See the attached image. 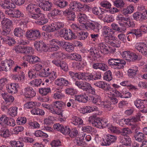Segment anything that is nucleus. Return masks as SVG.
Returning <instances> with one entry per match:
<instances>
[{
    "label": "nucleus",
    "instance_id": "a18cd8bd",
    "mask_svg": "<svg viewBox=\"0 0 147 147\" xmlns=\"http://www.w3.org/2000/svg\"><path fill=\"white\" fill-rule=\"evenodd\" d=\"M129 19V18L124 17L122 15H118L116 18V20L119 21V24L121 26H124V25H121V24H124V22H125Z\"/></svg>",
    "mask_w": 147,
    "mask_h": 147
},
{
    "label": "nucleus",
    "instance_id": "58836bf2",
    "mask_svg": "<svg viewBox=\"0 0 147 147\" xmlns=\"http://www.w3.org/2000/svg\"><path fill=\"white\" fill-rule=\"evenodd\" d=\"M115 37L111 34H109L108 35H107V36H105V37L103 38L105 42L110 45L111 43L113 41L114 39H115Z\"/></svg>",
    "mask_w": 147,
    "mask_h": 147
},
{
    "label": "nucleus",
    "instance_id": "5fc2aeb1",
    "mask_svg": "<svg viewBox=\"0 0 147 147\" xmlns=\"http://www.w3.org/2000/svg\"><path fill=\"white\" fill-rule=\"evenodd\" d=\"M51 90L50 88H42L39 89V92L42 95H46L50 92Z\"/></svg>",
    "mask_w": 147,
    "mask_h": 147
},
{
    "label": "nucleus",
    "instance_id": "8fccbe9b",
    "mask_svg": "<svg viewBox=\"0 0 147 147\" xmlns=\"http://www.w3.org/2000/svg\"><path fill=\"white\" fill-rule=\"evenodd\" d=\"M64 55L63 53L61 51L53 53L51 54V56L55 59H63Z\"/></svg>",
    "mask_w": 147,
    "mask_h": 147
},
{
    "label": "nucleus",
    "instance_id": "0eeeda50",
    "mask_svg": "<svg viewBox=\"0 0 147 147\" xmlns=\"http://www.w3.org/2000/svg\"><path fill=\"white\" fill-rule=\"evenodd\" d=\"M105 140H103L104 142L102 145L104 146H109L111 143L115 142L117 137L113 135L107 134L105 137Z\"/></svg>",
    "mask_w": 147,
    "mask_h": 147
},
{
    "label": "nucleus",
    "instance_id": "1a4fd4ad",
    "mask_svg": "<svg viewBox=\"0 0 147 147\" xmlns=\"http://www.w3.org/2000/svg\"><path fill=\"white\" fill-rule=\"evenodd\" d=\"M5 13L11 17L18 18L24 16L23 14L21 11L16 9H13L12 11L5 10Z\"/></svg>",
    "mask_w": 147,
    "mask_h": 147
},
{
    "label": "nucleus",
    "instance_id": "c85d7f7f",
    "mask_svg": "<svg viewBox=\"0 0 147 147\" xmlns=\"http://www.w3.org/2000/svg\"><path fill=\"white\" fill-rule=\"evenodd\" d=\"M134 10V7L133 6L130 5L128 6L126 8L123 9L122 11V13L125 15H127L128 14H130L133 12Z\"/></svg>",
    "mask_w": 147,
    "mask_h": 147
},
{
    "label": "nucleus",
    "instance_id": "473e14b6",
    "mask_svg": "<svg viewBox=\"0 0 147 147\" xmlns=\"http://www.w3.org/2000/svg\"><path fill=\"white\" fill-rule=\"evenodd\" d=\"M136 133L134 136L135 139L139 142H142L145 138L144 133L140 132Z\"/></svg>",
    "mask_w": 147,
    "mask_h": 147
},
{
    "label": "nucleus",
    "instance_id": "393cba45",
    "mask_svg": "<svg viewBox=\"0 0 147 147\" xmlns=\"http://www.w3.org/2000/svg\"><path fill=\"white\" fill-rule=\"evenodd\" d=\"M51 107L55 108H58L60 110H62L63 109L66 107L65 104L62 101H55L53 102L51 104Z\"/></svg>",
    "mask_w": 147,
    "mask_h": 147
},
{
    "label": "nucleus",
    "instance_id": "774afa93",
    "mask_svg": "<svg viewBox=\"0 0 147 147\" xmlns=\"http://www.w3.org/2000/svg\"><path fill=\"white\" fill-rule=\"evenodd\" d=\"M111 43V45L113 47H119L121 46V42L120 41L118 40H116L115 39H114L113 41Z\"/></svg>",
    "mask_w": 147,
    "mask_h": 147
},
{
    "label": "nucleus",
    "instance_id": "09e8293b",
    "mask_svg": "<svg viewBox=\"0 0 147 147\" xmlns=\"http://www.w3.org/2000/svg\"><path fill=\"white\" fill-rule=\"evenodd\" d=\"M78 20L80 23H82L86 21L87 17L86 14L79 13L78 15Z\"/></svg>",
    "mask_w": 147,
    "mask_h": 147
},
{
    "label": "nucleus",
    "instance_id": "052dcab7",
    "mask_svg": "<svg viewBox=\"0 0 147 147\" xmlns=\"http://www.w3.org/2000/svg\"><path fill=\"white\" fill-rule=\"evenodd\" d=\"M33 30H31L29 31H27L26 33V36L28 39L31 40H34L33 37Z\"/></svg>",
    "mask_w": 147,
    "mask_h": 147
},
{
    "label": "nucleus",
    "instance_id": "603ef678",
    "mask_svg": "<svg viewBox=\"0 0 147 147\" xmlns=\"http://www.w3.org/2000/svg\"><path fill=\"white\" fill-rule=\"evenodd\" d=\"M32 48L31 47L23 46L22 47V53L26 54H29L32 52Z\"/></svg>",
    "mask_w": 147,
    "mask_h": 147
},
{
    "label": "nucleus",
    "instance_id": "3c124183",
    "mask_svg": "<svg viewBox=\"0 0 147 147\" xmlns=\"http://www.w3.org/2000/svg\"><path fill=\"white\" fill-rule=\"evenodd\" d=\"M72 123L74 125H77L82 124L83 123V121L80 118L75 117L73 118Z\"/></svg>",
    "mask_w": 147,
    "mask_h": 147
},
{
    "label": "nucleus",
    "instance_id": "ddd939ff",
    "mask_svg": "<svg viewBox=\"0 0 147 147\" xmlns=\"http://www.w3.org/2000/svg\"><path fill=\"white\" fill-rule=\"evenodd\" d=\"M71 7H73L72 9L74 11H84L85 10L84 6L81 3L76 1L71 2L70 4Z\"/></svg>",
    "mask_w": 147,
    "mask_h": 147
},
{
    "label": "nucleus",
    "instance_id": "4468645a",
    "mask_svg": "<svg viewBox=\"0 0 147 147\" xmlns=\"http://www.w3.org/2000/svg\"><path fill=\"white\" fill-rule=\"evenodd\" d=\"M94 85L105 91L109 90L111 88L109 84L103 81H99L96 82L94 84Z\"/></svg>",
    "mask_w": 147,
    "mask_h": 147
},
{
    "label": "nucleus",
    "instance_id": "412c9836",
    "mask_svg": "<svg viewBox=\"0 0 147 147\" xmlns=\"http://www.w3.org/2000/svg\"><path fill=\"white\" fill-rule=\"evenodd\" d=\"M92 13L94 14L100 16L102 18L103 17V14L105 13V10L100 7H94L92 9Z\"/></svg>",
    "mask_w": 147,
    "mask_h": 147
},
{
    "label": "nucleus",
    "instance_id": "6e6d98bb",
    "mask_svg": "<svg viewBox=\"0 0 147 147\" xmlns=\"http://www.w3.org/2000/svg\"><path fill=\"white\" fill-rule=\"evenodd\" d=\"M34 40L40 38L41 35L40 32L38 30H32Z\"/></svg>",
    "mask_w": 147,
    "mask_h": 147
},
{
    "label": "nucleus",
    "instance_id": "ea45409f",
    "mask_svg": "<svg viewBox=\"0 0 147 147\" xmlns=\"http://www.w3.org/2000/svg\"><path fill=\"white\" fill-rule=\"evenodd\" d=\"M3 40L10 46L13 45L16 42L14 39L9 37H7V38H3Z\"/></svg>",
    "mask_w": 147,
    "mask_h": 147
},
{
    "label": "nucleus",
    "instance_id": "f03ea898",
    "mask_svg": "<svg viewBox=\"0 0 147 147\" xmlns=\"http://www.w3.org/2000/svg\"><path fill=\"white\" fill-rule=\"evenodd\" d=\"M109 65L115 69H123L126 64V62L122 59L111 58L108 61Z\"/></svg>",
    "mask_w": 147,
    "mask_h": 147
},
{
    "label": "nucleus",
    "instance_id": "2f4dec72",
    "mask_svg": "<svg viewBox=\"0 0 147 147\" xmlns=\"http://www.w3.org/2000/svg\"><path fill=\"white\" fill-rule=\"evenodd\" d=\"M138 71V67H133L132 69H130L128 71V75L129 77L132 78L136 76Z\"/></svg>",
    "mask_w": 147,
    "mask_h": 147
},
{
    "label": "nucleus",
    "instance_id": "4d7b16f0",
    "mask_svg": "<svg viewBox=\"0 0 147 147\" xmlns=\"http://www.w3.org/2000/svg\"><path fill=\"white\" fill-rule=\"evenodd\" d=\"M111 29L109 28L106 26H104L102 28V35L103 38L105 36H107L109 34H111L109 33Z\"/></svg>",
    "mask_w": 147,
    "mask_h": 147
},
{
    "label": "nucleus",
    "instance_id": "e433bc0d",
    "mask_svg": "<svg viewBox=\"0 0 147 147\" xmlns=\"http://www.w3.org/2000/svg\"><path fill=\"white\" fill-rule=\"evenodd\" d=\"M18 109L16 107H11L8 109V113L11 117H15L17 115Z\"/></svg>",
    "mask_w": 147,
    "mask_h": 147
},
{
    "label": "nucleus",
    "instance_id": "9d476101",
    "mask_svg": "<svg viewBox=\"0 0 147 147\" xmlns=\"http://www.w3.org/2000/svg\"><path fill=\"white\" fill-rule=\"evenodd\" d=\"M23 58L24 60L27 61L31 64H34L41 61L40 59L35 55H26L24 56Z\"/></svg>",
    "mask_w": 147,
    "mask_h": 147
},
{
    "label": "nucleus",
    "instance_id": "c9c22d12",
    "mask_svg": "<svg viewBox=\"0 0 147 147\" xmlns=\"http://www.w3.org/2000/svg\"><path fill=\"white\" fill-rule=\"evenodd\" d=\"M44 42L42 40L36 41L34 42V45L35 48L37 51L40 52Z\"/></svg>",
    "mask_w": 147,
    "mask_h": 147
},
{
    "label": "nucleus",
    "instance_id": "338daca9",
    "mask_svg": "<svg viewBox=\"0 0 147 147\" xmlns=\"http://www.w3.org/2000/svg\"><path fill=\"white\" fill-rule=\"evenodd\" d=\"M141 114L138 113L136 116L133 117L131 118V122H137L140 120V117L141 116Z\"/></svg>",
    "mask_w": 147,
    "mask_h": 147
},
{
    "label": "nucleus",
    "instance_id": "5701e85b",
    "mask_svg": "<svg viewBox=\"0 0 147 147\" xmlns=\"http://www.w3.org/2000/svg\"><path fill=\"white\" fill-rule=\"evenodd\" d=\"M12 23V21L10 20L4 18L1 22L3 28L11 29L10 27Z\"/></svg>",
    "mask_w": 147,
    "mask_h": 147
},
{
    "label": "nucleus",
    "instance_id": "e2e57ef3",
    "mask_svg": "<svg viewBox=\"0 0 147 147\" xmlns=\"http://www.w3.org/2000/svg\"><path fill=\"white\" fill-rule=\"evenodd\" d=\"M36 105V102H29L25 104L24 107L27 109L34 108V107Z\"/></svg>",
    "mask_w": 147,
    "mask_h": 147
},
{
    "label": "nucleus",
    "instance_id": "680f3d73",
    "mask_svg": "<svg viewBox=\"0 0 147 147\" xmlns=\"http://www.w3.org/2000/svg\"><path fill=\"white\" fill-rule=\"evenodd\" d=\"M121 25H124L127 27H133L135 26V24L134 22L130 20L129 18V19L127 21H126L124 22V24H121Z\"/></svg>",
    "mask_w": 147,
    "mask_h": 147
},
{
    "label": "nucleus",
    "instance_id": "de8ad7c7",
    "mask_svg": "<svg viewBox=\"0 0 147 147\" xmlns=\"http://www.w3.org/2000/svg\"><path fill=\"white\" fill-rule=\"evenodd\" d=\"M34 135L37 137L42 138H47L48 135L46 133H44L40 130H37L35 131Z\"/></svg>",
    "mask_w": 147,
    "mask_h": 147
},
{
    "label": "nucleus",
    "instance_id": "72a5a7b5",
    "mask_svg": "<svg viewBox=\"0 0 147 147\" xmlns=\"http://www.w3.org/2000/svg\"><path fill=\"white\" fill-rule=\"evenodd\" d=\"M31 112L32 114L34 115H42L45 114V112L43 110L35 107L31 111Z\"/></svg>",
    "mask_w": 147,
    "mask_h": 147
},
{
    "label": "nucleus",
    "instance_id": "bf43d9fd",
    "mask_svg": "<svg viewBox=\"0 0 147 147\" xmlns=\"http://www.w3.org/2000/svg\"><path fill=\"white\" fill-rule=\"evenodd\" d=\"M61 69L64 71H67L68 70V66L66 62L63 61H61L59 66Z\"/></svg>",
    "mask_w": 147,
    "mask_h": 147
},
{
    "label": "nucleus",
    "instance_id": "0e129e2a",
    "mask_svg": "<svg viewBox=\"0 0 147 147\" xmlns=\"http://www.w3.org/2000/svg\"><path fill=\"white\" fill-rule=\"evenodd\" d=\"M121 131V135H124L125 136H126L127 134H130L132 133L131 131L128 128H123Z\"/></svg>",
    "mask_w": 147,
    "mask_h": 147
},
{
    "label": "nucleus",
    "instance_id": "7c9ffc66",
    "mask_svg": "<svg viewBox=\"0 0 147 147\" xmlns=\"http://www.w3.org/2000/svg\"><path fill=\"white\" fill-rule=\"evenodd\" d=\"M41 84L43 85L44 83L42 82V80L40 79H36L30 82L31 85L32 87L40 86Z\"/></svg>",
    "mask_w": 147,
    "mask_h": 147
},
{
    "label": "nucleus",
    "instance_id": "dca6fc26",
    "mask_svg": "<svg viewBox=\"0 0 147 147\" xmlns=\"http://www.w3.org/2000/svg\"><path fill=\"white\" fill-rule=\"evenodd\" d=\"M75 85L83 91H86L91 85L90 83L88 82L79 81H76Z\"/></svg>",
    "mask_w": 147,
    "mask_h": 147
},
{
    "label": "nucleus",
    "instance_id": "c03bdc74",
    "mask_svg": "<svg viewBox=\"0 0 147 147\" xmlns=\"http://www.w3.org/2000/svg\"><path fill=\"white\" fill-rule=\"evenodd\" d=\"M9 131L7 128H2L0 131V135L2 137L6 138L9 136Z\"/></svg>",
    "mask_w": 147,
    "mask_h": 147
},
{
    "label": "nucleus",
    "instance_id": "a19ab883",
    "mask_svg": "<svg viewBox=\"0 0 147 147\" xmlns=\"http://www.w3.org/2000/svg\"><path fill=\"white\" fill-rule=\"evenodd\" d=\"M104 79L107 81H110L112 79V74L110 70L106 72L103 76Z\"/></svg>",
    "mask_w": 147,
    "mask_h": 147
},
{
    "label": "nucleus",
    "instance_id": "4c0bfd02",
    "mask_svg": "<svg viewBox=\"0 0 147 147\" xmlns=\"http://www.w3.org/2000/svg\"><path fill=\"white\" fill-rule=\"evenodd\" d=\"M55 4L57 6L60 8H63L65 7L68 5L67 1L63 0H60L56 2Z\"/></svg>",
    "mask_w": 147,
    "mask_h": 147
},
{
    "label": "nucleus",
    "instance_id": "79ce46f5",
    "mask_svg": "<svg viewBox=\"0 0 147 147\" xmlns=\"http://www.w3.org/2000/svg\"><path fill=\"white\" fill-rule=\"evenodd\" d=\"M9 118L5 115H2L0 117V125L2 126H6Z\"/></svg>",
    "mask_w": 147,
    "mask_h": 147
},
{
    "label": "nucleus",
    "instance_id": "20e7f679",
    "mask_svg": "<svg viewBox=\"0 0 147 147\" xmlns=\"http://www.w3.org/2000/svg\"><path fill=\"white\" fill-rule=\"evenodd\" d=\"M84 26L86 29H88L89 28L96 32H98L99 30L102 28V26L100 24L94 21H92L85 24Z\"/></svg>",
    "mask_w": 147,
    "mask_h": 147
},
{
    "label": "nucleus",
    "instance_id": "bb28decb",
    "mask_svg": "<svg viewBox=\"0 0 147 147\" xmlns=\"http://www.w3.org/2000/svg\"><path fill=\"white\" fill-rule=\"evenodd\" d=\"M102 52L97 48H91L90 49V54L92 57H96L97 56H100V52Z\"/></svg>",
    "mask_w": 147,
    "mask_h": 147
},
{
    "label": "nucleus",
    "instance_id": "69168bd1",
    "mask_svg": "<svg viewBox=\"0 0 147 147\" xmlns=\"http://www.w3.org/2000/svg\"><path fill=\"white\" fill-rule=\"evenodd\" d=\"M85 135H84V137L83 138V136H82L81 138L79 139H76V145L78 146H83L85 144V142L83 141V140H84V137Z\"/></svg>",
    "mask_w": 147,
    "mask_h": 147
},
{
    "label": "nucleus",
    "instance_id": "9b49d317",
    "mask_svg": "<svg viewBox=\"0 0 147 147\" xmlns=\"http://www.w3.org/2000/svg\"><path fill=\"white\" fill-rule=\"evenodd\" d=\"M113 95L114 96L120 97L121 98H130L131 96V94L129 92L123 91L121 93L116 90H113Z\"/></svg>",
    "mask_w": 147,
    "mask_h": 147
},
{
    "label": "nucleus",
    "instance_id": "aec40b11",
    "mask_svg": "<svg viewBox=\"0 0 147 147\" xmlns=\"http://www.w3.org/2000/svg\"><path fill=\"white\" fill-rule=\"evenodd\" d=\"M70 82L65 78L61 77L58 78L55 81V84L59 86H67L70 84Z\"/></svg>",
    "mask_w": 147,
    "mask_h": 147
},
{
    "label": "nucleus",
    "instance_id": "f257e3e1",
    "mask_svg": "<svg viewBox=\"0 0 147 147\" xmlns=\"http://www.w3.org/2000/svg\"><path fill=\"white\" fill-rule=\"evenodd\" d=\"M35 5L32 3L28 5L26 7L29 18L36 20V23L39 25H43L48 22V19L45 15L42 13L39 8H35Z\"/></svg>",
    "mask_w": 147,
    "mask_h": 147
},
{
    "label": "nucleus",
    "instance_id": "7ed1b4c3",
    "mask_svg": "<svg viewBox=\"0 0 147 147\" xmlns=\"http://www.w3.org/2000/svg\"><path fill=\"white\" fill-rule=\"evenodd\" d=\"M20 93L21 95H24L26 98H32L36 94V92L30 86L27 87L22 89Z\"/></svg>",
    "mask_w": 147,
    "mask_h": 147
},
{
    "label": "nucleus",
    "instance_id": "864d4df0",
    "mask_svg": "<svg viewBox=\"0 0 147 147\" xmlns=\"http://www.w3.org/2000/svg\"><path fill=\"white\" fill-rule=\"evenodd\" d=\"M110 131L113 133L117 134H121V131L118 127L111 126L109 128Z\"/></svg>",
    "mask_w": 147,
    "mask_h": 147
},
{
    "label": "nucleus",
    "instance_id": "c756f323",
    "mask_svg": "<svg viewBox=\"0 0 147 147\" xmlns=\"http://www.w3.org/2000/svg\"><path fill=\"white\" fill-rule=\"evenodd\" d=\"M77 37H78L79 39L80 40H84L88 36V33L87 32L84 31H81L77 32L76 33Z\"/></svg>",
    "mask_w": 147,
    "mask_h": 147
},
{
    "label": "nucleus",
    "instance_id": "a211bd4d",
    "mask_svg": "<svg viewBox=\"0 0 147 147\" xmlns=\"http://www.w3.org/2000/svg\"><path fill=\"white\" fill-rule=\"evenodd\" d=\"M65 34L63 37L64 39L67 40H70L77 38L75 34L73 33L70 29L68 30L65 29Z\"/></svg>",
    "mask_w": 147,
    "mask_h": 147
},
{
    "label": "nucleus",
    "instance_id": "b1692460",
    "mask_svg": "<svg viewBox=\"0 0 147 147\" xmlns=\"http://www.w3.org/2000/svg\"><path fill=\"white\" fill-rule=\"evenodd\" d=\"M18 84L17 83H13L9 85L7 89V92L11 94L16 93L17 91V88Z\"/></svg>",
    "mask_w": 147,
    "mask_h": 147
},
{
    "label": "nucleus",
    "instance_id": "a878e982",
    "mask_svg": "<svg viewBox=\"0 0 147 147\" xmlns=\"http://www.w3.org/2000/svg\"><path fill=\"white\" fill-rule=\"evenodd\" d=\"M75 99L79 102H86L88 101V97L86 94L76 96Z\"/></svg>",
    "mask_w": 147,
    "mask_h": 147
},
{
    "label": "nucleus",
    "instance_id": "4be33fe9",
    "mask_svg": "<svg viewBox=\"0 0 147 147\" xmlns=\"http://www.w3.org/2000/svg\"><path fill=\"white\" fill-rule=\"evenodd\" d=\"M99 45L100 47L101 51H103V52L105 51L108 52L110 51L114 52H115V49L112 50L111 51V49L110 47L108 46L107 45L105 42H102L99 44Z\"/></svg>",
    "mask_w": 147,
    "mask_h": 147
},
{
    "label": "nucleus",
    "instance_id": "37998d69",
    "mask_svg": "<svg viewBox=\"0 0 147 147\" xmlns=\"http://www.w3.org/2000/svg\"><path fill=\"white\" fill-rule=\"evenodd\" d=\"M9 3L10 1L9 0L0 1V7L5 9H9L8 7Z\"/></svg>",
    "mask_w": 147,
    "mask_h": 147
},
{
    "label": "nucleus",
    "instance_id": "f8f14e48",
    "mask_svg": "<svg viewBox=\"0 0 147 147\" xmlns=\"http://www.w3.org/2000/svg\"><path fill=\"white\" fill-rule=\"evenodd\" d=\"M135 48L143 55L147 56V46L146 44L143 43H137Z\"/></svg>",
    "mask_w": 147,
    "mask_h": 147
},
{
    "label": "nucleus",
    "instance_id": "6e6552de",
    "mask_svg": "<svg viewBox=\"0 0 147 147\" xmlns=\"http://www.w3.org/2000/svg\"><path fill=\"white\" fill-rule=\"evenodd\" d=\"M61 45V42L56 39H53L50 41L49 47L50 52L56 51L59 49L57 45Z\"/></svg>",
    "mask_w": 147,
    "mask_h": 147
},
{
    "label": "nucleus",
    "instance_id": "f704fd0d",
    "mask_svg": "<svg viewBox=\"0 0 147 147\" xmlns=\"http://www.w3.org/2000/svg\"><path fill=\"white\" fill-rule=\"evenodd\" d=\"M89 97L90 100L94 103L96 104L100 101V97L98 95L96 94L90 95Z\"/></svg>",
    "mask_w": 147,
    "mask_h": 147
},
{
    "label": "nucleus",
    "instance_id": "f3484780",
    "mask_svg": "<svg viewBox=\"0 0 147 147\" xmlns=\"http://www.w3.org/2000/svg\"><path fill=\"white\" fill-rule=\"evenodd\" d=\"M52 3L48 1L45 2H40L39 4V6L44 11H48L52 9Z\"/></svg>",
    "mask_w": 147,
    "mask_h": 147
},
{
    "label": "nucleus",
    "instance_id": "6ab92c4d",
    "mask_svg": "<svg viewBox=\"0 0 147 147\" xmlns=\"http://www.w3.org/2000/svg\"><path fill=\"white\" fill-rule=\"evenodd\" d=\"M92 67L95 69H99L103 71H106L108 68L107 65L102 63H94L92 65Z\"/></svg>",
    "mask_w": 147,
    "mask_h": 147
},
{
    "label": "nucleus",
    "instance_id": "2eb2a0df",
    "mask_svg": "<svg viewBox=\"0 0 147 147\" xmlns=\"http://www.w3.org/2000/svg\"><path fill=\"white\" fill-rule=\"evenodd\" d=\"M120 142L122 144L127 146H130L131 142V138L129 136L120 135L119 137Z\"/></svg>",
    "mask_w": 147,
    "mask_h": 147
},
{
    "label": "nucleus",
    "instance_id": "49530a36",
    "mask_svg": "<svg viewBox=\"0 0 147 147\" xmlns=\"http://www.w3.org/2000/svg\"><path fill=\"white\" fill-rule=\"evenodd\" d=\"M114 5L118 8H122L125 5L123 0H116L113 2Z\"/></svg>",
    "mask_w": 147,
    "mask_h": 147
},
{
    "label": "nucleus",
    "instance_id": "423d86ee",
    "mask_svg": "<svg viewBox=\"0 0 147 147\" xmlns=\"http://www.w3.org/2000/svg\"><path fill=\"white\" fill-rule=\"evenodd\" d=\"M2 70L7 72L10 70L11 68L14 65V63L11 59H6L1 62Z\"/></svg>",
    "mask_w": 147,
    "mask_h": 147
},
{
    "label": "nucleus",
    "instance_id": "39448f33",
    "mask_svg": "<svg viewBox=\"0 0 147 147\" xmlns=\"http://www.w3.org/2000/svg\"><path fill=\"white\" fill-rule=\"evenodd\" d=\"M122 55L123 58L129 61H134L138 58V56L135 53L129 51H125L122 53Z\"/></svg>",
    "mask_w": 147,
    "mask_h": 147
},
{
    "label": "nucleus",
    "instance_id": "cd10ccee",
    "mask_svg": "<svg viewBox=\"0 0 147 147\" xmlns=\"http://www.w3.org/2000/svg\"><path fill=\"white\" fill-rule=\"evenodd\" d=\"M63 47L65 50L69 52H72L74 49L73 44L68 42H65L63 45Z\"/></svg>",
    "mask_w": 147,
    "mask_h": 147
},
{
    "label": "nucleus",
    "instance_id": "13d9d810",
    "mask_svg": "<svg viewBox=\"0 0 147 147\" xmlns=\"http://www.w3.org/2000/svg\"><path fill=\"white\" fill-rule=\"evenodd\" d=\"M13 32L15 36L21 37L23 36V33L20 28H16L14 30Z\"/></svg>",
    "mask_w": 147,
    "mask_h": 147
}]
</instances>
